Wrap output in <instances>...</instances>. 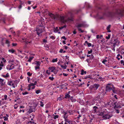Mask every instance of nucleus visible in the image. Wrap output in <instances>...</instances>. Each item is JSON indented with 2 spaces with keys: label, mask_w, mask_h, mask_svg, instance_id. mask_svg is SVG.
I'll list each match as a JSON object with an SVG mask.
<instances>
[{
  "label": "nucleus",
  "mask_w": 124,
  "mask_h": 124,
  "mask_svg": "<svg viewBox=\"0 0 124 124\" xmlns=\"http://www.w3.org/2000/svg\"><path fill=\"white\" fill-rule=\"evenodd\" d=\"M48 15L53 20H60L61 22L63 23L67 22L68 21H73L72 18L69 17L67 20H65L64 19V16H59L57 15L53 14L49 12H48Z\"/></svg>",
  "instance_id": "obj_1"
},
{
  "label": "nucleus",
  "mask_w": 124,
  "mask_h": 124,
  "mask_svg": "<svg viewBox=\"0 0 124 124\" xmlns=\"http://www.w3.org/2000/svg\"><path fill=\"white\" fill-rule=\"evenodd\" d=\"M100 115L102 116V118L104 120L109 119L112 116V114L109 113L106 114V112L104 111L101 112L100 114Z\"/></svg>",
  "instance_id": "obj_2"
},
{
  "label": "nucleus",
  "mask_w": 124,
  "mask_h": 124,
  "mask_svg": "<svg viewBox=\"0 0 124 124\" xmlns=\"http://www.w3.org/2000/svg\"><path fill=\"white\" fill-rule=\"evenodd\" d=\"M120 42L117 39H114V38H112L110 41V43L113 45V46H118Z\"/></svg>",
  "instance_id": "obj_3"
},
{
  "label": "nucleus",
  "mask_w": 124,
  "mask_h": 124,
  "mask_svg": "<svg viewBox=\"0 0 124 124\" xmlns=\"http://www.w3.org/2000/svg\"><path fill=\"white\" fill-rule=\"evenodd\" d=\"M103 98L102 94L101 93H98L97 96L96 97L95 99L96 101H97L101 103Z\"/></svg>",
  "instance_id": "obj_4"
},
{
  "label": "nucleus",
  "mask_w": 124,
  "mask_h": 124,
  "mask_svg": "<svg viewBox=\"0 0 124 124\" xmlns=\"http://www.w3.org/2000/svg\"><path fill=\"white\" fill-rule=\"evenodd\" d=\"M113 87V85L111 84H108L107 85L105 88V91L106 92H109L112 90Z\"/></svg>",
  "instance_id": "obj_5"
},
{
  "label": "nucleus",
  "mask_w": 124,
  "mask_h": 124,
  "mask_svg": "<svg viewBox=\"0 0 124 124\" xmlns=\"http://www.w3.org/2000/svg\"><path fill=\"white\" fill-rule=\"evenodd\" d=\"M100 86V84H95L93 85H91L90 87L91 89L95 90H97Z\"/></svg>",
  "instance_id": "obj_6"
},
{
  "label": "nucleus",
  "mask_w": 124,
  "mask_h": 124,
  "mask_svg": "<svg viewBox=\"0 0 124 124\" xmlns=\"http://www.w3.org/2000/svg\"><path fill=\"white\" fill-rule=\"evenodd\" d=\"M14 67L15 65L14 64L9 63V64L7 66V69L8 70H10L14 69Z\"/></svg>",
  "instance_id": "obj_7"
},
{
  "label": "nucleus",
  "mask_w": 124,
  "mask_h": 124,
  "mask_svg": "<svg viewBox=\"0 0 124 124\" xmlns=\"http://www.w3.org/2000/svg\"><path fill=\"white\" fill-rule=\"evenodd\" d=\"M5 80L0 78V87H2L5 86Z\"/></svg>",
  "instance_id": "obj_8"
},
{
  "label": "nucleus",
  "mask_w": 124,
  "mask_h": 124,
  "mask_svg": "<svg viewBox=\"0 0 124 124\" xmlns=\"http://www.w3.org/2000/svg\"><path fill=\"white\" fill-rule=\"evenodd\" d=\"M48 69L50 72H53L54 74H56L57 73V72L55 71L56 70L55 68L54 67H50L48 68Z\"/></svg>",
  "instance_id": "obj_9"
},
{
  "label": "nucleus",
  "mask_w": 124,
  "mask_h": 124,
  "mask_svg": "<svg viewBox=\"0 0 124 124\" xmlns=\"http://www.w3.org/2000/svg\"><path fill=\"white\" fill-rule=\"evenodd\" d=\"M113 105H114V109H117L118 108H120L121 107L119 104L117 102H115L113 103Z\"/></svg>",
  "instance_id": "obj_10"
},
{
  "label": "nucleus",
  "mask_w": 124,
  "mask_h": 124,
  "mask_svg": "<svg viewBox=\"0 0 124 124\" xmlns=\"http://www.w3.org/2000/svg\"><path fill=\"white\" fill-rule=\"evenodd\" d=\"M39 26L40 27H43L44 25V22L42 20H40L38 21Z\"/></svg>",
  "instance_id": "obj_11"
},
{
  "label": "nucleus",
  "mask_w": 124,
  "mask_h": 124,
  "mask_svg": "<svg viewBox=\"0 0 124 124\" xmlns=\"http://www.w3.org/2000/svg\"><path fill=\"white\" fill-rule=\"evenodd\" d=\"M36 31L37 32V34L39 36L40 34L42 33L43 32L42 29L38 28H36Z\"/></svg>",
  "instance_id": "obj_12"
},
{
  "label": "nucleus",
  "mask_w": 124,
  "mask_h": 124,
  "mask_svg": "<svg viewBox=\"0 0 124 124\" xmlns=\"http://www.w3.org/2000/svg\"><path fill=\"white\" fill-rule=\"evenodd\" d=\"M117 14L120 15H124V10L119 9L117 11Z\"/></svg>",
  "instance_id": "obj_13"
},
{
  "label": "nucleus",
  "mask_w": 124,
  "mask_h": 124,
  "mask_svg": "<svg viewBox=\"0 0 124 124\" xmlns=\"http://www.w3.org/2000/svg\"><path fill=\"white\" fill-rule=\"evenodd\" d=\"M62 113L63 114V118L64 119H66V118H67L68 115H67V112H65L64 110L62 111Z\"/></svg>",
  "instance_id": "obj_14"
},
{
  "label": "nucleus",
  "mask_w": 124,
  "mask_h": 124,
  "mask_svg": "<svg viewBox=\"0 0 124 124\" xmlns=\"http://www.w3.org/2000/svg\"><path fill=\"white\" fill-rule=\"evenodd\" d=\"M108 16L110 17H113L115 15V13L113 12H108Z\"/></svg>",
  "instance_id": "obj_15"
},
{
  "label": "nucleus",
  "mask_w": 124,
  "mask_h": 124,
  "mask_svg": "<svg viewBox=\"0 0 124 124\" xmlns=\"http://www.w3.org/2000/svg\"><path fill=\"white\" fill-rule=\"evenodd\" d=\"M120 50L121 51V53L122 54H124V46H121L120 48Z\"/></svg>",
  "instance_id": "obj_16"
},
{
  "label": "nucleus",
  "mask_w": 124,
  "mask_h": 124,
  "mask_svg": "<svg viewBox=\"0 0 124 124\" xmlns=\"http://www.w3.org/2000/svg\"><path fill=\"white\" fill-rule=\"evenodd\" d=\"M86 44L88 47L91 46L92 44L91 43H88L87 41H86L85 42V43L84 44V45H86Z\"/></svg>",
  "instance_id": "obj_17"
},
{
  "label": "nucleus",
  "mask_w": 124,
  "mask_h": 124,
  "mask_svg": "<svg viewBox=\"0 0 124 124\" xmlns=\"http://www.w3.org/2000/svg\"><path fill=\"white\" fill-rule=\"evenodd\" d=\"M84 26V24L83 23H80L78 24L77 26L76 27L77 28H80L81 27H83Z\"/></svg>",
  "instance_id": "obj_18"
},
{
  "label": "nucleus",
  "mask_w": 124,
  "mask_h": 124,
  "mask_svg": "<svg viewBox=\"0 0 124 124\" xmlns=\"http://www.w3.org/2000/svg\"><path fill=\"white\" fill-rule=\"evenodd\" d=\"M70 100H71V101L72 102H75L77 101V100L75 99L72 96L70 97Z\"/></svg>",
  "instance_id": "obj_19"
},
{
  "label": "nucleus",
  "mask_w": 124,
  "mask_h": 124,
  "mask_svg": "<svg viewBox=\"0 0 124 124\" xmlns=\"http://www.w3.org/2000/svg\"><path fill=\"white\" fill-rule=\"evenodd\" d=\"M7 84L10 86H13L14 85V84L13 83V81L11 80L8 81Z\"/></svg>",
  "instance_id": "obj_20"
},
{
  "label": "nucleus",
  "mask_w": 124,
  "mask_h": 124,
  "mask_svg": "<svg viewBox=\"0 0 124 124\" xmlns=\"http://www.w3.org/2000/svg\"><path fill=\"white\" fill-rule=\"evenodd\" d=\"M66 112H67V113H69L70 115L73 114L74 112V111L72 110H69L67 111Z\"/></svg>",
  "instance_id": "obj_21"
},
{
  "label": "nucleus",
  "mask_w": 124,
  "mask_h": 124,
  "mask_svg": "<svg viewBox=\"0 0 124 124\" xmlns=\"http://www.w3.org/2000/svg\"><path fill=\"white\" fill-rule=\"evenodd\" d=\"M86 71H85L83 70L82 69L81 71V75H83L84 74H86Z\"/></svg>",
  "instance_id": "obj_22"
},
{
  "label": "nucleus",
  "mask_w": 124,
  "mask_h": 124,
  "mask_svg": "<svg viewBox=\"0 0 124 124\" xmlns=\"http://www.w3.org/2000/svg\"><path fill=\"white\" fill-rule=\"evenodd\" d=\"M96 38L97 39H102L103 38V35H97L96 36Z\"/></svg>",
  "instance_id": "obj_23"
},
{
  "label": "nucleus",
  "mask_w": 124,
  "mask_h": 124,
  "mask_svg": "<svg viewBox=\"0 0 124 124\" xmlns=\"http://www.w3.org/2000/svg\"><path fill=\"white\" fill-rule=\"evenodd\" d=\"M2 76L4 78H7L9 77V75L8 73H7L6 75H2Z\"/></svg>",
  "instance_id": "obj_24"
},
{
  "label": "nucleus",
  "mask_w": 124,
  "mask_h": 124,
  "mask_svg": "<svg viewBox=\"0 0 124 124\" xmlns=\"http://www.w3.org/2000/svg\"><path fill=\"white\" fill-rule=\"evenodd\" d=\"M70 95L69 94L66 93V94L65 95V98L66 99H68L69 98H70Z\"/></svg>",
  "instance_id": "obj_25"
},
{
  "label": "nucleus",
  "mask_w": 124,
  "mask_h": 124,
  "mask_svg": "<svg viewBox=\"0 0 124 124\" xmlns=\"http://www.w3.org/2000/svg\"><path fill=\"white\" fill-rule=\"evenodd\" d=\"M84 78L85 79H86L87 78H90L91 79H92L93 78H92V75H89L86 76L85 77H84Z\"/></svg>",
  "instance_id": "obj_26"
},
{
  "label": "nucleus",
  "mask_w": 124,
  "mask_h": 124,
  "mask_svg": "<svg viewBox=\"0 0 124 124\" xmlns=\"http://www.w3.org/2000/svg\"><path fill=\"white\" fill-rule=\"evenodd\" d=\"M110 27L111 25H109L107 28V30L108 32H111V30L110 29Z\"/></svg>",
  "instance_id": "obj_27"
},
{
  "label": "nucleus",
  "mask_w": 124,
  "mask_h": 124,
  "mask_svg": "<svg viewBox=\"0 0 124 124\" xmlns=\"http://www.w3.org/2000/svg\"><path fill=\"white\" fill-rule=\"evenodd\" d=\"M43 100H42L40 102V105L41 107H43L44 105V102H43Z\"/></svg>",
  "instance_id": "obj_28"
},
{
  "label": "nucleus",
  "mask_w": 124,
  "mask_h": 124,
  "mask_svg": "<svg viewBox=\"0 0 124 124\" xmlns=\"http://www.w3.org/2000/svg\"><path fill=\"white\" fill-rule=\"evenodd\" d=\"M112 90L113 91V93H116V88L114 87V86L113 85V87L112 88Z\"/></svg>",
  "instance_id": "obj_29"
},
{
  "label": "nucleus",
  "mask_w": 124,
  "mask_h": 124,
  "mask_svg": "<svg viewBox=\"0 0 124 124\" xmlns=\"http://www.w3.org/2000/svg\"><path fill=\"white\" fill-rule=\"evenodd\" d=\"M33 58L34 57H30L29 58V60H28L27 62H31V61L33 59Z\"/></svg>",
  "instance_id": "obj_30"
},
{
  "label": "nucleus",
  "mask_w": 124,
  "mask_h": 124,
  "mask_svg": "<svg viewBox=\"0 0 124 124\" xmlns=\"http://www.w3.org/2000/svg\"><path fill=\"white\" fill-rule=\"evenodd\" d=\"M66 123H69V124H70L71 123V122L68 119H67V118H66V119H64Z\"/></svg>",
  "instance_id": "obj_31"
},
{
  "label": "nucleus",
  "mask_w": 124,
  "mask_h": 124,
  "mask_svg": "<svg viewBox=\"0 0 124 124\" xmlns=\"http://www.w3.org/2000/svg\"><path fill=\"white\" fill-rule=\"evenodd\" d=\"M15 51L13 49H9L8 50V52L10 53H14L15 52Z\"/></svg>",
  "instance_id": "obj_32"
},
{
  "label": "nucleus",
  "mask_w": 124,
  "mask_h": 124,
  "mask_svg": "<svg viewBox=\"0 0 124 124\" xmlns=\"http://www.w3.org/2000/svg\"><path fill=\"white\" fill-rule=\"evenodd\" d=\"M37 83V82L36 81H35L34 82V83H31L30 84V86H33L35 85H36V84Z\"/></svg>",
  "instance_id": "obj_33"
},
{
  "label": "nucleus",
  "mask_w": 124,
  "mask_h": 124,
  "mask_svg": "<svg viewBox=\"0 0 124 124\" xmlns=\"http://www.w3.org/2000/svg\"><path fill=\"white\" fill-rule=\"evenodd\" d=\"M81 112L82 113H85L86 112V111L85 110V108H83L81 109Z\"/></svg>",
  "instance_id": "obj_34"
},
{
  "label": "nucleus",
  "mask_w": 124,
  "mask_h": 124,
  "mask_svg": "<svg viewBox=\"0 0 124 124\" xmlns=\"http://www.w3.org/2000/svg\"><path fill=\"white\" fill-rule=\"evenodd\" d=\"M27 124H36L34 123L33 121H30L28 122Z\"/></svg>",
  "instance_id": "obj_35"
},
{
  "label": "nucleus",
  "mask_w": 124,
  "mask_h": 124,
  "mask_svg": "<svg viewBox=\"0 0 124 124\" xmlns=\"http://www.w3.org/2000/svg\"><path fill=\"white\" fill-rule=\"evenodd\" d=\"M93 108L94 109V111L95 112H96L97 111L96 109H98V108L96 106H94L93 107Z\"/></svg>",
  "instance_id": "obj_36"
},
{
  "label": "nucleus",
  "mask_w": 124,
  "mask_h": 124,
  "mask_svg": "<svg viewBox=\"0 0 124 124\" xmlns=\"http://www.w3.org/2000/svg\"><path fill=\"white\" fill-rule=\"evenodd\" d=\"M67 27V26L66 25H64L63 26L61 27H59V29L60 30H61L64 28H65Z\"/></svg>",
  "instance_id": "obj_37"
},
{
  "label": "nucleus",
  "mask_w": 124,
  "mask_h": 124,
  "mask_svg": "<svg viewBox=\"0 0 124 124\" xmlns=\"http://www.w3.org/2000/svg\"><path fill=\"white\" fill-rule=\"evenodd\" d=\"M28 93L27 92H23L22 93V94L23 95H25L26 94H28Z\"/></svg>",
  "instance_id": "obj_38"
},
{
  "label": "nucleus",
  "mask_w": 124,
  "mask_h": 124,
  "mask_svg": "<svg viewBox=\"0 0 124 124\" xmlns=\"http://www.w3.org/2000/svg\"><path fill=\"white\" fill-rule=\"evenodd\" d=\"M67 67V66H66V65H65L64 66L62 65H61V67L64 69H66Z\"/></svg>",
  "instance_id": "obj_39"
},
{
  "label": "nucleus",
  "mask_w": 124,
  "mask_h": 124,
  "mask_svg": "<svg viewBox=\"0 0 124 124\" xmlns=\"http://www.w3.org/2000/svg\"><path fill=\"white\" fill-rule=\"evenodd\" d=\"M57 61V58H56V59H53L52 61V62H56Z\"/></svg>",
  "instance_id": "obj_40"
},
{
  "label": "nucleus",
  "mask_w": 124,
  "mask_h": 124,
  "mask_svg": "<svg viewBox=\"0 0 124 124\" xmlns=\"http://www.w3.org/2000/svg\"><path fill=\"white\" fill-rule=\"evenodd\" d=\"M53 75H52V77H49V79L51 80H53L54 79V78L52 76H53Z\"/></svg>",
  "instance_id": "obj_41"
},
{
  "label": "nucleus",
  "mask_w": 124,
  "mask_h": 124,
  "mask_svg": "<svg viewBox=\"0 0 124 124\" xmlns=\"http://www.w3.org/2000/svg\"><path fill=\"white\" fill-rule=\"evenodd\" d=\"M41 92V91L39 90H37L36 91L35 93L37 94H38Z\"/></svg>",
  "instance_id": "obj_42"
},
{
  "label": "nucleus",
  "mask_w": 124,
  "mask_h": 124,
  "mask_svg": "<svg viewBox=\"0 0 124 124\" xmlns=\"http://www.w3.org/2000/svg\"><path fill=\"white\" fill-rule=\"evenodd\" d=\"M27 74L29 77H30L31 76L32 73H31L30 72H28L27 73Z\"/></svg>",
  "instance_id": "obj_43"
},
{
  "label": "nucleus",
  "mask_w": 124,
  "mask_h": 124,
  "mask_svg": "<svg viewBox=\"0 0 124 124\" xmlns=\"http://www.w3.org/2000/svg\"><path fill=\"white\" fill-rule=\"evenodd\" d=\"M36 62V64L37 66H39L40 63L39 61Z\"/></svg>",
  "instance_id": "obj_44"
},
{
  "label": "nucleus",
  "mask_w": 124,
  "mask_h": 124,
  "mask_svg": "<svg viewBox=\"0 0 124 124\" xmlns=\"http://www.w3.org/2000/svg\"><path fill=\"white\" fill-rule=\"evenodd\" d=\"M59 117V116L58 115H55L54 116V119H56L57 118H58Z\"/></svg>",
  "instance_id": "obj_45"
},
{
  "label": "nucleus",
  "mask_w": 124,
  "mask_h": 124,
  "mask_svg": "<svg viewBox=\"0 0 124 124\" xmlns=\"http://www.w3.org/2000/svg\"><path fill=\"white\" fill-rule=\"evenodd\" d=\"M42 41L43 43H46L47 42V39H43Z\"/></svg>",
  "instance_id": "obj_46"
},
{
  "label": "nucleus",
  "mask_w": 124,
  "mask_h": 124,
  "mask_svg": "<svg viewBox=\"0 0 124 124\" xmlns=\"http://www.w3.org/2000/svg\"><path fill=\"white\" fill-rule=\"evenodd\" d=\"M110 37V34H108V36H106V38L107 39H109Z\"/></svg>",
  "instance_id": "obj_47"
},
{
  "label": "nucleus",
  "mask_w": 124,
  "mask_h": 124,
  "mask_svg": "<svg viewBox=\"0 0 124 124\" xmlns=\"http://www.w3.org/2000/svg\"><path fill=\"white\" fill-rule=\"evenodd\" d=\"M120 62L121 64H122L124 66V61L123 60H121L120 61Z\"/></svg>",
  "instance_id": "obj_48"
},
{
  "label": "nucleus",
  "mask_w": 124,
  "mask_h": 124,
  "mask_svg": "<svg viewBox=\"0 0 124 124\" xmlns=\"http://www.w3.org/2000/svg\"><path fill=\"white\" fill-rule=\"evenodd\" d=\"M3 118H4V121H7L8 120V117H6V116H3Z\"/></svg>",
  "instance_id": "obj_49"
},
{
  "label": "nucleus",
  "mask_w": 124,
  "mask_h": 124,
  "mask_svg": "<svg viewBox=\"0 0 124 124\" xmlns=\"http://www.w3.org/2000/svg\"><path fill=\"white\" fill-rule=\"evenodd\" d=\"M94 57V56L93 54H92L90 56V59H93Z\"/></svg>",
  "instance_id": "obj_50"
},
{
  "label": "nucleus",
  "mask_w": 124,
  "mask_h": 124,
  "mask_svg": "<svg viewBox=\"0 0 124 124\" xmlns=\"http://www.w3.org/2000/svg\"><path fill=\"white\" fill-rule=\"evenodd\" d=\"M4 99L6 100L7 99V96L6 95H5L4 96Z\"/></svg>",
  "instance_id": "obj_51"
},
{
  "label": "nucleus",
  "mask_w": 124,
  "mask_h": 124,
  "mask_svg": "<svg viewBox=\"0 0 124 124\" xmlns=\"http://www.w3.org/2000/svg\"><path fill=\"white\" fill-rule=\"evenodd\" d=\"M78 29L79 31H81V32L83 33L84 32V31L82 30L80 28H78Z\"/></svg>",
  "instance_id": "obj_52"
},
{
  "label": "nucleus",
  "mask_w": 124,
  "mask_h": 124,
  "mask_svg": "<svg viewBox=\"0 0 124 124\" xmlns=\"http://www.w3.org/2000/svg\"><path fill=\"white\" fill-rule=\"evenodd\" d=\"M0 66L1 67L3 66L4 64L2 61L0 63Z\"/></svg>",
  "instance_id": "obj_53"
},
{
  "label": "nucleus",
  "mask_w": 124,
  "mask_h": 124,
  "mask_svg": "<svg viewBox=\"0 0 124 124\" xmlns=\"http://www.w3.org/2000/svg\"><path fill=\"white\" fill-rule=\"evenodd\" d=\"M107 62V60L105 59H104L102 61V63H103V64H105V62Z\"/></svg>",
  "instance_id": "obj_54"
},
{
  "label": "nucleus",
  "mask_w": 124,
  "mask_h": 124,
  "mask_svg": "<svg viewBox=\"0 0 124 124\" xmlns=\"http://www.w3.org/2000/svg\"><path fill=\"white\" fill-rule=\"evenodd\" d=\"M12 45L13 46H16L17 45V44L16 43H13Z\"/></svg>",
  "instance_id": "obj_55"
},
{
  "label": "nucleus",
  "mask_w": 124,
  "mask_h": 124,
  "mask_svg": "<svg viewBox=\"0 0 124 124\" xmlns=\"http://www.w3.org/2000/svg\"><path fill=\"white\" fill-rule=\"evenodd\" d=\"M30 84L29 85H28V87H29V88L28 89V91H30L31 90V87L32 86H30Z\"/></svg>",
  "instance_id": "obj_56"
},
{
  "label": "nucleus",
  "mask_w": 124,
  "mask_h": 124,
  "mask_svg": "<svg viewBox=\"0 0 124 124\" xmlns=\"http://www.w3.org/2000/svg\"><path fill=\"white\" fill-rule=\"evenodd\" d=\"M2 61L4 63H5L6 62V60L4 58H2Z\"/></svg>",
  "instance_id": "obj_57"
},
{
  "label": "nucleus",
  "mask_w": 124,
  "mask_h": 124,
  "mask_svg": "<svg viewBox=\"0 0 124 124\" xmlns=\"http://www.w3.org/2000/svg\"><path fill=\"white\" fill-rule=\"evenodd\" d=\"M112 50H113L114 51H115V47L116 46H112Z\"/></svg>",
  "instance_id": "obj_58"
},
{
  "label": "nucleus",
  "mask_w": 124,
  "mask_h": 124,
  "mask_svg": "<svg viewBox=\"0 0 124 124\" xmlns=\"http://www.w3.org/2000/svg\"><path fill=\"white\" fill-rule=\"evenodd\" d=\"M93 52V50L92 49H91L90 51H88V54L91 53Z\"/></svg>",
  "instance_id": "obj_59"
},
{
  "label": "nucleus",
  "mask_w": 124,
  "mask_h": 124,
  "mask_svg": "<svg viewBox=\"0 0 124 124\" xmlns=\"http://www.w3.org/2000/svg\"><path fill=\"white\" fill-rule=\"evenodd\" d=\"M63 50L62 49H61L60 50L59 52L62 53H63Z\"/></svg>",
  "instance_id": "obj_60"
},
{
  "label": "nucleus",
  "mask_w": 124,
  "mask_h": 124,
  "mask_svg": "<svg viewBox=\"0 0 124 124\" xmlns=\"http://www.w3.org/2000/svg\"><path fill=\"white\" fill-rule=\"evenodd\" d=\"M116 111V113H119V111L118 109H115Z\"/></svg>",
  "instance_id": "obj_61"
},
{
  "label": "nucleus",
  "mask_w": 124,
  "mask_h": 124,
  "mask_svg": "<svg viewBox=\"0 0 124 124\" xmlns=\"http://www.w3.org/2000/svg\"><path fill=\"white\" fill-rule=\"evenodd\" d=\"M25 42L26 43L28 44V43H30L31 42V41H29L26 40Z\"/></svg>",
  "instance_id": "obj_62"
},
{
  "label": "nucleus",
  "mask_w": 124,
  "mask_h": 124,
  "mask_svg": "<svg viewBox=\"0 0 124 124\" xmlns=\"http://www.w3.org/2000/svg\"><path fill=\"white\" fill-rule=\"evenodd\" d=\"M48 70H46V73L47 74H48V75H49L50 74V72H48Z\"/></svg>",
  "instance_id": "obj_63"
},
{
  "label": "nucleus",
  "mask_w": 124,
  "mask_h": 124,
  "mask_svg": "<svg viewBox=\"0 0 124 124\" xmlns=\"http://www.w3.org/2000/svg\"><path fill=\"white\" fill-rule=\"evenodd\" d=\"M9 43H10V42L8 40H6V44H8Z\"/></svg>",
  "instance_id": "obj_64"
}]
</instances>
